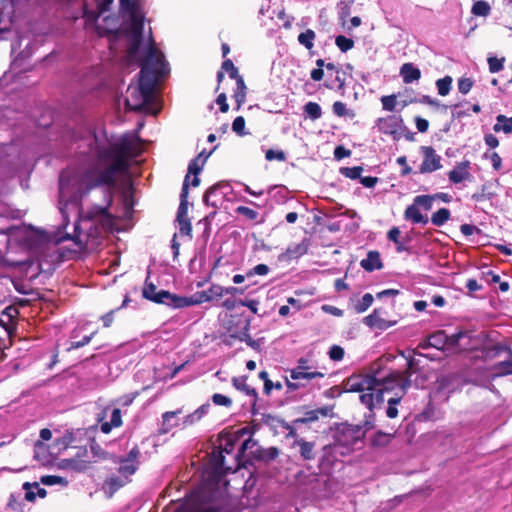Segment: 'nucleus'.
Instances as JSON below:
<instances>
[{
  "label": "nucleus",
  "instance_id": "obj_1",
  "mask_svg": "<svg viewBox=\"0 0 512 512\" xmlns=\"http://www.w3.org/2000/svg\"><path fill=\"white\" fill-rule=\"evenodd\" d=\"M140 153L139 144L130 135H123L107 147L98 149V160L110 163L104 167L93 164L79 175L76 184L80 196H86L96 188L115 187L117 176L126 174L130 168V160L138 157Z\"/></svg>",
  "mask_w": 512,
  "mask_h": 512
},
{
  "label": "nucleus",
  "instance_id": "obj_2",
  "mask_svg": "<svg viewBox=\"0 0 512 512\" xmlns=\"http://www.w3.org/2000/svg\"><path fill=\"white\" fill-rule=\"evenodd\" d=\"M139 80L137 85H129V96L125 106L131 111H142L154 99V91L158 81L167 73V63L163 53L155 46L149 45L145 58L140 62Z\"/></svg>",
  "mask_w": 512,
  "mask_h": 512
},
{
  "label": "nucleus",
  "instance_id": "obj_3",
  "mask_svg": "<svg viewBox=\"0 0 512 512\" xmlns=\"http://www.w3.org/2000/svg\"><path fill=\"white\" fill-rule=\"evenodd\" d=\"M234 471V468L225 465L222 448L215 447L210 453L208 466L203 472V480L198 488H204L205 492L210 495L218 492L216 499L221 500L228 485L223 478L227 473Z\"/></svg>",
  "mask_w": 512,
  "mask_h": 512
},
{
  "label": "nucleus",
  "instance_id": "obj_4",
  "mask_svg": "<svg viewBox=\"0 0 512 512\" xmlns=\"http://www.w3.org/2000/svg\"><path fill=\"white\" fill-rule=\"evenodd\" d=\"M378 372L373 374H353L344 381V390L346 392H359L360 401L370 411L375 406L384 402L382 391L378 387Z\"/></svg>",
  "mask_w": 512,
  "mask_h": 512
},
{
  "label": "nucleus",
  "instance_id": "obj_5",
  "mask_svg": "<svg viewBox=\"0 0 512 512\" xmlns=\"http://www.w3.org/2000/svg\"><path fill=\"white\" fill-rule=\"evenodd\" d=\"M371 428L372 425L369 422H365L364 425L337 424L333 434V441L341 448V456L351 454L355 449V445L364 440L367 431Z\"/></svg>",
  "mask_w": 512,
  "mask_h": 512
},
{
  "label": "nucleus",
  "instance_id": "obj_6",
  "mask_svg": "<svg viewBox=\"0 0 512 512\" xmlns=\"http://www.w3.org/2000/svg\"><path fill=\"white\" fill-rule=\"evenodd\" d=\"M208 494L204 488L194 489L186 498L185 502L180 505L175 512H217L218 503L220 500L216 499V495Z\"/></svg>",
  "mask_w": 512,
  "mask_h": 512
},
{
  "label": "nucleus",
  "instance_id": "obj_7",
  "mask_svg": "<svg viewBox=\"0 0 512 512\" xmlns=\"http://www.w3.org/2000/svg\"><path fill=\"white\" fill-rule=\"evenodd\" d=\"M251 317L243 313H232L227 315L222 321V337L224 343L231 345L230 340H239L249 332Z\"/></svg>",
  "mask_w": 512,
  "mask_h": 512
},
{
  "label": "nucleus",
  "instance_id": "obj_8",
  "mask_svg": "<svg viewBox=\"0 0 512 512\" xmlns=\"http://www.w3.org/2000/svg\"><path fill=\"white\" fill-rule=\"evenodd\" d=\"M142 297L153 303L163 304L175 309L184 308V304L186 303L183 296H179L167 290L158 291L156 285L149 282L148 278L142 289Z\"/></svg>",
  "mask_w": 512,
  "mask_h": 512
},
{
  "label": "nucleus",
  "instance_id": "obj_9",
  "mask_svg": "<svg viewBox=\"0 0 512 512\" xmlns=\"http://www.w3.org/2000/svg\"><path fill=\"white\" fill-rule=\"evenodd\" d=\"M221 70L227 72L231 79L236 81V89L233 93V99L236 102V110H240L246 102L247 86L244 78L239 74L238 68L231 59H225L222 63Z\"/></svg>",
  "mask_w": 512,
  "mask_h": 512
},
{
  "label": "nucleus",
  "instance_id": "obj_10",
  "mask_svg": "<svg viewBox=\"0 0 512 512\" xmlns=\"http://www.w3.org/2000/svg\"><path fill=\"white\" fill-rule=\"evenodd\" d=\"M375 128L381 134L389 135L394 141L402 138V131L406 129L404 120L400 115H387L376 120Z\"/></svg>",
  "mask_w": 512,
  "mask_h": 512
},
{
  "label": "nucleus",
  "instance_id": "obj_11",
  "mask_svg": "<svg viewBox=\"0 0 512 512\" xmlns=\"http://www.w3.org/2000/svg\"><path fill=\"white\" fill-rule=\"evenodd\" d=\"M141 451L135 445L125 456H113L112 460L119 464L118 473L128 479L137 472L140 466Z\"/></svg>",
  "mask_w": 512,
  "mask_h": 512
},
{
  "label": "nucleus",
  "instance_id": "obj_12",
  "mask_svg": "<svg viewBox=\"0 0 512 512\" xmlns=\"http://www.w3.org/2000/svg\"><path fill=\"white\" fill-rule=\"evenodd\" d=\"M378 383L383 398L385 391H392L395 388H399L402 394H405L407 389L411 386V380L404 378L402 373L398 371H391L383 377L378 375Z\"/></svg>",
  "mask_w": 512,
  "mask_h": 512
},
{
  "label": "nucleus",
  "instance_id": "obj_13",
  "mask_svg": "<svg viewBox=\"0 0 512 512\" xmlns=\"http://www.w3.org/2000/svg\"><path fill=\"white\" fill-rule=\"evenodd\" d=\"M341 456V448L333 441L324 445L321 449L318 467L321 472H329L333 469Z\"/></svg>",
  "mask_w": 512,
  "mask_h": 512
},
{
  "label": "nucleus",
  "instance_id": "obj_14",
  "mask_svg": "<svg viewBox=\"0 0 512 512\" xmlns=\"http://www.w3.org/2000/svg\"><path fill=\"white\" fill-rule=\"evenodd\" d=\"M224 295L223 286L212 284L207 290L197 292L192 297H184V307L198 305L204 302H210L215 299H220Z\"/></svg>",
  "mask_w": 512,
  "mask_h": 512
},
{
  "label": "nucleus",
  "instance_id": "obj_15",
  "mask_svg": "<svg viewBox=\"0 0 512 512\" xmlns=\"http://www.w3.org/2000/svg\"><path fill=\"white\" fill-rule=\"evenodd\" d=\"M312 366L309 365V360L301 357L297 361V366L290 370V378L292 380H306L310 381L315 378H323L324 373L319 371H311Z\"/></svg>",
  "mask_w": 512,
  "mask_h": 512
},
{
  "label": "nucleus",
  "instance_id": "obj_16",
  "mask_svg": "<svg viewBox=\"0 0 512 512\" xmlns=\"http://www.w3.org/2000/svg\"><path fill=\"white\" fill-rule=\"evenodd\" d=\"M429 336V344L438 350H444L446 347L453 348V344H457L459 340L466 337L464 334L447 335L443 330H438Z\"/></svg>",
  "mask_w": 512,
  "mask_h": 512
},
{
  "label": "nucleus",
  "instance_id": "obj_17",
  "mask_svg": "<svg viewBox=\"0 0 512 512\" xmlns=\"http://www.w3.org/2000/svg\"><path fill=\"white\" fill-rule=\"evenodd\" d=\"M424 159L420 165V173H431L439 170L441 165V157L436 154L435 149L431 146H423L421 148Z\"/></svg>",
  "mask_w": 512,
  "mask_h": 512
},
{
  "label": "nucleus",
  "instance_id": "obj_18",
  "mask_svg": "<svg viewBox=\"0 0 512 512\" xmlns=\"http://www.w3.org/2000/svg\"><path fill=\"white\" fill-rule=\"evenodd\" d=\"M382 309L376 308L374 311L368 316L364 317L363 322L370 328H375L379 330H386L397 324L398 319H387L382 316Z\"/></svg>",
  "mask_w": 512,
  "mask_h": 512
},
{
  "label": "nucleus",
  "instance_id": "obj_19",
  "mask_svg": "<svg viewBox=\"0 0 512 512\" xmlns=\"http://www.w3.org/2000/svg\"><path fill=\"white\" fill-rule=\"evenodd\" d=\"M456 334H464L466 337L459 340L457 344H453V348H456L460 352H472L479 349L482 343V337L480 335L473 334L472 331H459Z\"/></svg>",
  "mask_w": 512,
  "mask_h": 512
},
{
  "label": "nucleus",
  "instance_id": "obj_20",
  "mask_svg": "<svg viewBox=\"0 0 512 512\" xmlns=\"http://www.w3.org/2000/svg\"><path fill=\"white\" fill-rule=\"evenodd\" d=\"M333 406H323L313 410H308L303 413L301 417L296 418L293 421L294 425L309 424L316 422L320 417L326 418L332 416Z\"/></svg>",
  "mask_w": 512,
  "mask_h": 512
},
{
  "label": "nucleus",
  "instance_id": "obj_21",
  "mask_svg": "<svg viewBox=\"0 0 512 512\" xmlns=\"http://www.w3.org/2000/svg\"><path fill=\"white\" fill-rule=\"evenodd\" d=\"M130 482L131 479H128L121 474L111 475L105 479L103 483V490L105 494L109 498H111L119 489H121Z\"/></svg>",
  "mask_w": 512,
  "mask_h": 512
},
{
  "label": "nucleus",
  "instance_id": "obj_22",
  "mask_svg": "<svg viewBox=\"0 0 512 512\" xmlns=\"http://www.w3.org/2000/svg\"><path fill=\"white\" fill-rule=\"evenodd\" d=\"M470 164L471 163L468 160L457 163L456 167L453 170L449 171L448 173V178L450 182H452L453 184H459L464 180H470Z\"/></svg>",
  "mask_w": 512,
  "mask_h": 512
},
{
  "label": "nucleus",
  "instance_id": "obj_23",
  "mask_svg": "<svg viewBox=\"0 0 512 512\" xmlns=\"http://www.w3.org/2000/svg\"><path fill=\"white\" fill-rule=\"evenodd\" d=\"M225 186H227V185L219 182V183L209 187L203 196L204 203L213 208H218L219 205H221V203L224 199V196H225L224 193L219 194V191L222 187H225Z\"/></svg>",
  "mask_w": 512,
  "mask_h": 512
},
{
  "label": "nucleus",
  "instance_id": "obj_24",
  "mask_svg": "<svg viewBox=\"0 0 512 512\" xmlns=\"http://www.w3.org/2000/svg\"><path fill=\"white\" fill-rule=\"evenodd\" d=\"M294 447H298L300 457L305 461H311L316 458L317 450L314 441H307L304 438H298L293 443Z\"/></svg>",
  "mask_w": 512,
  "mask_h": 512
},
{
  "label": "nucleus",
  "instance_id": "obj_25",
  "mask_svg": "<svg viewBox=\"0 0 512 512\" xmlns=\"http://www.w3.org/2000/svg\"><path fill=\"white\" fill-rule=\"evenodd\" d=\"M189 176L186 175L181 194H180V204L177 210L176 221L190 220L188 217V193H189Z\"/></svg>",
  "mask_w": 512,
  "mask_h": 512
},
{
  "label": "nucleus",
  "instance_id": "obj_26",
  "mask_svg": "<svg viewBox=\"0 0 512 512\" xmlns=\"http://www.w3.org/2000/svg\"><path fill=\"white\" fill-rule=\"evenodd\" d=\"M360 266L365 271H368V272L382 269L383 263L381 261L380 253L376 250L369 251L367 253V257L365 259L361 260Z\"/></svg>",
  "mask_w": 512,
  "mask_h": 512
},
{
  "label": "nucleus",
  "instance_id": "obj_27",
  "mask_svg": "<svg viewBox=\"0 0 512 512\" xmlns=\"http://www.w3.org/2000/svg\"><path fill=\"white\" fill-rule=\"evenodd\" d=\"M509 349V345L504 342H497L492 345H486L481 348L484 360H492L499 357L503 352Z\"/></svg>",
  "mask_w": 512,
  "mask_h": 512
},
{
  "label": "nucleus",
  "instance_id": "obj_28",
  "mask_svg": "<svg viewBox=\"0 0 512 512\" xmlns=\"http://www.w3.org/2000/svg\"><path fill=\"white\" fill-rule=\"evenodd\" d=\"M247 376L234 377L232 379V385L239 391L245 393L248 396L253 397V406H255L258 399V393L255 388L247 384Z\"/></svg>",
  "mask_w": 512,
  "mask_h": 512
},
{
  "label": "nucleus",
  "instance_id": "obj_29",
  "mask_svg": "<svg viewBox=\"0 0 512 512\" xmlns=\"http://www.w3.org/2000/svg\"><path fill=\"white\" fill-rule=\"evenodd\" d=\"M400 75L404 83L410 84L420 79L421 71L412 63H404L400 68Z\"/></svg>",
  "mask_w": 512,
  "mask_h": 512
},
{
  "label": "nucleus",
  "instance_id": "obj_30",
  "mask_svg": "<svg viewBox=\"0 0 512 512\" xmlns=\"http://www.w3.org/2000/svg\"><path fill=\"white\" fill-rule=\"evenodd\" d=\"M404 218L406 220L411 221L412 223H421V224H427L428 223V217L424 216L420 210L419 207L415 204L413 201V204L407 206V208L404 211Z\"/></svg>",
  "mask_w": 512,
  "mask_h": 512
},
{
  "label": "nucleus",
  "instance_id": "obj_31",
  "mask_svg": "<svg viewBox=\"0 0 512 512\" xmlns=\"http://www.w3.org/2000/svg\"><path fill=\"white\" fill-rule=\"evenodd\" d=\"M394 438V434L385 433L383 431H377L370 438V445L375 448H383L388 446L392 439Z\"/></svg>",
  "mask_w": 512,
  "mask_h": 512
},
{
  "label": "nucleus",
  "instance_id": "obj_32",
  "mask_svg": "<svg viewBox=\"0 0 512 512\" xmlns=\"http://www.w3.org/2000/svg\"><path fill=\"white\" fill-rule=\"evenodd\" d=\"M112 204V196L109 194L107 205L102 207L95 205L90 211L91 217H103L108 223L113 222V216L109 213V207Z\"/></svg>",
  "mask_w": 512,
  "mask_h": 512
},
{
  "label": "nucleus",
  "instance_id": "obj_33",
  "mask_svg": "<svg viewBox=\"0 0 512 512\" xmlns=\"http://www.w3.org/2000/svg\"><path fill=\"white\" fill-rule=\"evenodd\" d=\"M493 377H505L512 375V360L500 361L492 366Z\"/></svg>",
  "mask_w": 512,
  "mask_h": 512
},
{
  "label": "nucleus",
  "instance_id": "obj_34",
  "mask_svg": "<svg viewBox=\"0 0 512 512\" xmlns=\"http://www.w3.org/2000/svg\"><path fill=\"white\" fill-rule=\"evenodd\" d=\"M308 251V242L304 239L302 242L290 245L286 250V255L290 259H296L306 254Z\"/></svg>",
  "mask_w": 512,
  "mask_h": 512
},
{
  "label": "nucleus",
  "instance_id": "obj_35",
  "mask_svg": "<svg viewBox=\"0 0 512 512\" xmlns=\"http://www.w3.org/2000/svg\"><path fill=\"white\" fill-rule=\"evenodd\" d=\"M181 413H182L181 409H178L176 411H167V412L163 413L162 414V425L160 428V432L162 434H166L173 427H175L177 425V423H171V420Z\"/></svg>",
  "mask_w": 512,
  "mask_h": 512
},
{
  "label": "nucleus",
  "instance_id": "obj_36",
  "mask_svg": "<svg viewBox=\"0 0 512 512\" xmlns=\"http://www.w3.org/2000/svg\"><path fill=\"white\" fill-rule=\"evenodd\" d=\"M496 121V124L493 126L495 132L503 131L505 134L512 132V117L500 114L496 117Z\"/></svg>",
  "mask_w": 512,
  "mask_h": 512
},
{
  "label": "nucleus",
  "instance_id": "obj_37",
  "mask_svg": "<svg viewBox=\"0 0 512 512\" xmlns=\"http://www.w3.org/2000/svg\"><path fill=\"white\" fill-rule=\"evenodd\" d=\"M210 154L211 152L203 158V153H200L198 156L192 159L188 165L187 175L189 177L190 174H193L194 176L198 175L202 171L203 165Z\"/></svg>",
  "mask_w": 512,
  "mask_h": 512
},
{
  "label": "nucleus",
  "instance_id": "obj_38",
  "mask_svg": "<svg viewBox=\"0 0 512 512\" xmlns=\"http://www.w3.org/2000/svg\"><path fill=\"white\" fill-rule=\"evenodd\" d=\"M451 217V212L448 208H440L431 216V222L435 226L444 225Z\"/></svg>",
  "mask_w": 512,
  "mask_h": 512
},
{
  "label": "nucleus",
  "instance_id": "obj_39",
  "mask_svg": "<svg viewBox=\"0 0 512 512\" xmlns=\"http://www.w3.org/2000/svg\"><path fill=\"white\" fill-rule=\"evenodd\" d=\"M304 113L312 120L315 121L322 116V110L318 103L316 102H308L303 107Z\"/></svg>",
  "mask_w": 512,
  "mask_h": 512
},
{
  "label": "nucleus",
  "instance_id": "obj_40",
  "mask_svg": "<svg viewBox=\"0 0 512 512\" xmlns=\"http://www.w3.org/2000/svg\"><path fill=\"white\" fill-rule=\"evenodd\" d=\"M315 38L316 33L312 29H307L306 31L298 35V42L301 45H303L306 49L310 50L314 46Z\"/></svg>",
  "mask_w": 512,
  "mask_h": 512
},
{
  "label": "nucleus",
  "instance_id": "obj_41",
  "mask_svg": "<svg viewBox=\"0 0 512 512\" xmlns=\"http://www.w3.org/2000/svg\"><path fill=\"white\" fill-rule=\"evenodd\" d=\"M471 12L475 16L486 17L490 14L491 7L486 1L479 0L473 4Z\"/></svg>",
  "mask_w": 512,
  "mask_h": 512
},
{
  "label": "nucleus",
  "instance_id": "obj_42",
  "mask_svg": "<svg viewBox=\"0 0 512 512\" xmlns=\"http://www.w3.org/2000/svg\"><path fill=\"white\" fill-rule=\"evenodd\" d=\"M90 451L93 454L94 458L99 460H112L114 456L111 455L109 452L105 451L95 440H93L90 444Z\"/></svg>",
  "mask_w": 512,
  "mask_h": 512
},
{
  "label": "nucleus",
  "instance_id": "obj_43",
  "mask_svg": "<svg viewBox=\"0 0 512 512\" xmlns=\"http://www.w3.org/2000/svg\"><path fill=\"white\" fill-rule=\"evenodd\" d=\"M452 81H453V79L449 75L438 79L436 81V87L438 90V94L441 96L448 95L451 90Z\"/></svg>",
  "mask_w": 512,
  "mask_h": 512
},
{
  "label": "nucleus",
  "instance_id": "obj_44",
  "mask_svg": "<svg viewBox=\"0 0 512 512\" xmlns=\"http://www.w3.org/2000/svg\"><path fill=\"white\" fill-rule=\"evenodd\" d=\"M131 32L133 37L135 38H142L143 36V27H144V21L143 18L138 17L136 15H133L131 18Z\"/></svg>",
  "mask_w": 512,
  "mask_h": 512
},
{
  "label": "nucleus",
  "instance_id": "obj_45",
  "mask_svg": "<svg viewBox=\"0 0 512 512\" xmlns=\"http://www.w3.org/2000/svg\"><path fill=\"white\" fill-rule=\"evenodd\" d=\"M435 196L432 195H418L414 198V202L418 207H422L424 210L429 211L432 208Z\"/></svg>",
  "mask_w": 512,
  "mask_h": 512
},
{
  "label": "nucleus",
  "instance_id": "obj_46",
  "mask_svg": "<svg viewBox=\"0 0 512 512\" xmlns=\"http://www.w3.org/2000/svg\"><path fill=\"white\" fill-rule=\"evenodd\" d=\"M210 405L209 404H203L198 409H196L193 413L189 414L185 420V424H193L195 421L201 419V417L207 413Z\"/></svg>",
  "mask_w": 512,
  "mask_h": 512
},
{
  "label": "nucleus",
  "instance_id": "obj_47",
  "mask_svg": "<svg viewBox=\"0 0 512 512\" xmlns=\"http://www.w3.org/2000/svg\"><path fill=\"white\" fill-rule=\"evenodd\" d=\"M335 44L341 52H347L354 47V41L344 35H338L335 38Z\"/></svg>",
  "mask_w": 512,
  "mask_h": 512
},
{
  "label": "nucleus",
  "instance_id": "obj_48",
  "mask_svg": "<svg viewBox=\"0 0 512 512\" xmlns=\"http://www.w3.org/2000/svg\"><path fill=\"white\" fill-rule=\"evenodd\" d=\"M373 300L372 294H364L362 299L355 305V311L359 314L365 312L372 305Z\"/></svg>",
  "mask_w": 512,
  "mask_h": 512
},
{
  "label": "nucleus",
  "instance_id": "obj_49",
  "mask_svg": "<svg viewBox=\"0 0 512 512\" xmlns=\"http://www.w3.org/2000/svg\"><path fill=\"white\" fill-rule=\"evenodd\" d=\"M363 168L361 166L342 167L340 173L350 179H360Z\"/></svg>",
  "mask_w": 512,
  "mask_h": 512
},
{
  "label": "nucleus",
  "instance_id": "obj_50",
  "mask_svg": "<svg viewBox=\"0 0 512 512\" xmlns=\"http://www.w3.org/2000/svg\"><path fill=\"white\" fill-rule=\"evenodd\" d=\"M380 100L383 110L393 112L396 109L397 96L395 94L382 96Z\"/></svg>",
  "mask_w": 512,
  "mask_h": 512
},
{
  "label": "nucleus",
  "instance_id": "obj_51",
  "mask_svg": "<svg viewBox=\"0 0 512 512\" xmlns=\"http://www.w3.org/2000/svg\"><path fill=\"white\" fill-rule=\"evenodd\" d=\"M235 212L239 215L244 216L249 221H257L259 216V213L256 210L246 206H238L235 209Z\"/></svg>",
  "mask_w": 512,
  "mask_h": 512
},
{
  "label": "nucleus",
  "instance_id": "obj_52",
  "mask_svg": "<svg viewBox=\"0 0 512 512\" xmlns=\"http://www.w3.org/2000/svg\"><path fill=\"white\" fill-rule=\"evenodd\" d=\"M400 234H401V231L398 227H392L388 233H387V238L389 241L395 243L397 245V251L398 252H401L403 250H405L401 245H400V241H399V238H400Z\"/></svg>",
  "mask_w": 512,
  "mask_h": 512
},
{
  "label": "nucleus",
  "instance_id": "obj_53",
  "mask_svg": "<svg viewBox=\"0 0 512 512\" xmlns=\"http://www.w3.org/2000/svg\"><path fill=\"white\" fill-rule=\"evenodd\" d=\"M245 118L243 116H237L232 123V130L239 136L246 135L245 132Z\"/></svg>",
  "mask_w": 512,
  "mask_h": 512
},
{
  "label": "nucleus",
  "instance_id": "obj_54",
  "mask_svg": "<svg viewBox=\"0 0 512 512\" xmlns=\"http://www.w3.org/2000/svg\"><path fill=\"white\" fill-rule=\"evenodd\" d=\"M265 158L267 161L278 160L280 162H283L286 160V154L282 150L268 149L265 152Z\"/></svg>",
  "mask_w": 512,
  "mask_h": 512
},
{
  "label": "nucleus",
  "instance_id": "obj_55",
  "mask_svg": "<svg viewBox=\"0 0 512 512\" xmlns=\"http://www.w3.org/2000/svg\"><path fill=\"white\" fill-rule=\"evenodd\" d=\"M504 58L489 57L488 66L491 73H497L503 69Z\"/></svg>",
  "mask_w": 512,
  "mask_h": 512
},
{
  "label": "nucleus",
  "instance_id": "obj_56",
  "mask_svg": "<svg viewBox=\"0 0 512 512\" xmlns=\"http://www.w3.org/2000/svg\"><path fill=\"white\" fill-rule=\"evenodd\" d=\"M23 507L24 504L19 500V497L15 494H11L8 499L7 508L13 511L23 512Z\"/></svg>",
  "mask_w": 512,
  "mask_h": 512
},
{
  "label": "nucleus",
  "instance_id": "obj_57",
  "mask_svg": "<svg viewBox=\"0 0 512 512\" xmlns=\"http://www.w3.org/2000/svg\"><path fill=\"white\" fill-rule=\"evenodd\" d=\"M73 441L72 433H66L64 436L55 439L54 444L59 449H67Z\"/></svg>",
  "mask_w": 512,
  "mask_h": 512
},
{
  "label": "nucleus",
  "instance_id": "obj_58",
  "mask_svg": "<svg viewBox=\"0 0 512 512\" xmlns=\"http://www.w3.org/2000/svg\"><path fill=\"white\" fill-rule=\"evenodd\" d=\"M473 87L471 78L462 77L458 80V90L461 94L466 95Z\"/></svg>",
  "mask_w": 512,
  "mask_h": 512
},
{
  "label": "nucleus",
  "instance_id": "obj_59",
  "mask_svg": "<svg viewBox=\"0 0 512 512\" xmlns=\"http://www.w3.org/2000/svg\"><path fill=\"white\" fill-rule=\"evenodd\" d=\"M141 43H142V38L133 37V39L131 40V42L127 48V54H128L129 58H133L136 56V54L138 53L139 48L141 46Z\"/></svg>",
  "mask_w": 512,
  "mask_h": 512
},
{
  "label": "nucleus",
  "instance_id": "obj_60",
  "mask_svg": "<svg viewBox=\"0 0 512 512\" xmlns=\"http://www.w3.org/2000/svg\"><path fill=\"white\" fill-rule=\"evenodd\" d=\"M418 361L415 360L413 357H408L407 358V369L406 371L402 374L404 378H408L410 379V376L413 374V373H416L418 371Z\"/></svg>",
  "mask_w": 512,
  "mask_h": 512
},
{
  "label": "nucleus",
  "instance_id": "obj_61",
  "mask_svg": "<svg viewBox=\"0 0 512 512\" xmlns=\"http://www.w3.org/2000/svg\"><path fill=\"white\" fill-rule=\"evenodd\" d=\"M332 111L338 117H345L348 115L346 104L342 101H335L332 105Z\"/></svg>",
  "mask_w": 512,
  "mask_h": 512
},
{
  "label": "nucleus",
  "instance_id": "obj_62",
  "mask_svg": "<svg viewBox=\"0 0 512 512\" xmlns=\"http://www.w3.org/2000/svg\"><path fill=\"white\" fill-rule=\"evenodd\" d=\"M212 401L215 405L218 406L230 407L232 405V400L229 397L222 395L220 393H215L212 396Z\"/></svg>",
  "mask_w": 512,
  "mask_h": 512
},
{
  "label": "nucleus",
  "instance_id": "obj_63",
  "mask_svg": "<svg viewBox=\"0 0 512 512\" xmlns=\"http://www.w3.org/2000/svg\"><path fill=\"white\" fill-rule=\"evenodd\" d=\"M179 224V233L183 236L192 238V225L190 220L177 221Z\"/></svg>",
  "mask_w": 512,
  "mask_h": 512
},
{
  "label": "nucleus",
  "instance_id": "obj_64",
  "mask_svg": "<svg viewBox=\"0 0 512 512\" xmlns=\"http://www.w3.org/2000/svg\"><path fill=\"white\" fill-rule=\"evenodd\" d=\"M329 357L334 361H340L344 357V349L341 346L333 345L329 350Z\"/></svg>",
  "mask_w": 512,
  "mask_h": 512
}]
</instances>
